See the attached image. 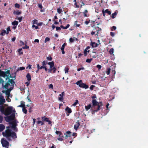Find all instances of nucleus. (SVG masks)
I'll list each match as a JSON object with an SVG mask.
<instances>
[{"mask_svg": "<svg viewBox=\"0 0 148 148\" xmlns=\"http://www.w3.org/2000/svg\"><path fill=\"white\" fill-rule=\"evenodd\" d=\"M0 111L5 116H8L11 114L10 116L5 117V120L7 122H9L14 119L15 110L12 107L8 106L5 108L3 105H0Z\"/></svg>", "mask_w": 148, "mask_h": 148, "instance_id": "f257e3e1", "label": "nucleus"}, {"mask_svg": "<svg viewBox=\"0 0 148 148\" xmlns=\"http://www.w3.org/2000/svg\"><path fill=\"white\" fill-rule=\"evenodd\" d=\"M1 77V76H0V83L1 84H2L3 87L4 88H6L8 89L9 87V86H11V87L10 88V90H12L14 84V82L13 80L12 79H9V78L8 81L5 83V85H4L5 82ZM1 77L2 76H1ZM7 79H8V78Z\"/></svg>", "mask_w": 148, "mask_h": 148, "instance_id": "f03ea898", "label": "nucleus"}, {"mask_svg": "<svg viewBox=\"0 0 148 148\" xmlns=\"http://www.w3.org/2000/svg\"><path fill=\"white\" fill-rule=\"evenodd\" d=\"M2 134L4 136L6 137L10 136L14 138L16 137V133L14 132H11L9 130H7L5 132H3Z\"/></svg>", "mask_w": 148, "mask_h": 148, "instance_id": "7ed1b4c3", "label": "nucleus"}, {"mask_svg": "<svg viewBox=\"0 0 148 148\" xmlns=\"http://www.w3.org/2000/svg\"><path fill=\"white\" fill-rule=\"evenodd\" d=\"M10 71L8 70L6 72H3L1 71L0 70V76H2L4 78L6 77V80L8 78H13L11 76V75L10 74Z\"/></svg>", "mask_w": 148, "mask_h": 148, "instance_id": "20e7f679", "label": "nucleus"}, {"mask_svg": "<svg viewBox=\"0 0 148 148\" xmlns=\"http://www.w3.org/2000/svg\"><path fill=\"white\" fill-rule=\"evenodd\" d=\"M75 84L77 85H78L79 87L82 88H84L86 89L88 88V86L86 84L82 83V81L81 80L77 81Z\"/></svg>", "mask_w": 148, "mask_h": 148, "instance_id": "39448f33", "label": "nucleus"}, {"mask_svg": "<svg viewBox=\"0 0 148 148\" xmlns=\"http://www.w3.org/2000/svg\"><path fill=\"white\" fill-rule=\"evenodd\" d=\"M1 142L3 146V147L6 148L9 145L8 142L4 138L2 139Z\"/></svg>", "mask_w": 148, "mask_h": 148, "instance_id": "423d86ee", "label": "nucleus"}, {"mask_svg": "<svg viewBox=\"0 0 148 148\" xmlns=\"http://www.w3.org/2000/svg\"><path fill=\"white\" fill-rule=\"evenodd\" d=\"M48 64L50 66V69L48 70L49 72L51 73L52 70V68L53 67L54 64L53 62H50L48 63Z\"/></svg>", "mask_w": 148, "mask_h": 148, "instance_id": "0eeeda50", "label": "nucleus"}, {"mask_svg": "<svg viewBox=\"0 0 148 148\" xmlns=\"http://www.w3.org/2000/svg\"><path fill=\"white\" fill-rule=\"evenodd\" d=\"M5 99H4L2 95V94H0V105L2 104L5 102Z\"/></svg>", "mask_w": 148, "mask_h": 148, "instance_id": "6e6552de", "label": "nucleus"}, {"mask_svg": "<svg viewBox=\"0 0 148 148\" xmlns=\"http://www.w3.org/2000/svg\"><path fill=\"white\" fill-rule=\"evenodd\" d=\"M92 103L93 104V106H94L98 105V109L96 111H97L98 110H99L100 106L99 105V103L98 102H97L95 100L93 99L92 100Z\"/></svg>", "mask_w": 148, "mask_h": 148, "instance_id": "1a4fd4ad", "label": "nucleus"}, {"mask_svg": "<svg viewBox=\"0 0 148 148\" xmlns=\"http://www.w3.org/2000/svg\"><path fill=\"white\" fill-rule=\"evenodd\" d=\"M17 122L15 120L12 121L11 123V127L14 130H16V127L17 125Z\"/></svg>", "mask_w": 148, "mask_h": 148, "instance_id": "9d476101", "label": "nucleus"}, {"mask_svg": "<svg viewBox=\"0 0 148 148\" xmlns=\"http://www.w3.org/2000/svg\"><path fill=\"white\" fill-rule=\"evenodd\" d=\"M64 92H62L61 94H60L59 95L58 97V100L61 101H62L63 100V96L64 95Z\"/></svg>", "mask_w": 148, "mask_h": 148, "instance_id": "9b49d317", "label": "nucleus"}, {"mask_svg": "<svg viewBox=\"0 0 148 148\" xmlns=\"http://www.w3.org/2000/svg\"><path fill=\"white\" fill-rule=\"evenodd\" d=\"M71 133L70 131H67L66 133L64 134V137L65 139H67L68 137L71 136Z\"/></svg>", "mask_w": 148, "mask_h": 148, "instance_id": "f8f14e48", "label": "nucleus"}, {"mask_svg": "<svg viewBox=\"0 0 148 148\" xmlns=\"http://www.w3.org/2000/svg\"><path fill=\"white\" fill-rule=\"evenodd\" d=\"M80 125V124L78 121L74 125V128L76 130H77L79 126Z\"/></svg>", "mask_w": 148, "mask_h": 148, "instance_id": "ddd939ff", "label": "nucleus"}, {"mask_svg": "<svg viewBox=\"0 0 148 148\" xmlns=\"http://www.w3.org/2000/svg\"><path fill=\"white\" fill-rule=\"evenodd\" d=\"M56 133L57 134H59V137H63L64 136L62 134L60 131H56Z\"/></svg>", "mask_w": 148, "mask_h": 148, "instance_id": "4468645a", "label": "nucleus"}, {"mask_svg": "<svg viewBox=\"0 0 148 148\" xmlns=\"http://www.w3.org/2000/svg\"><path fill=\"white\" fill-rule=\"evenodd\" d=\"M111 70V69L110 68H108L106 70L104 71L103 73L104 74H105V73H106L108 75H109L110 74Z\"/></svg>", "mask_w": 148, "mask_h": 148, "instance_id": "2eb2a0df", "label": "nucleus"}, {"mask_svg": "<svg viewBox=\"0 0 148 148\" xmlns=\"http://www.w3.org/2000/svg\"><path fill=\"white\" fill-rule=\"evenodd\" d=\"M25 103L23 101H21V104L18 106V107H24L25 106Z\"/></svg>", "mask_w": 148, "mask_h": 148, "instance_id": "dca6fc26", "label": "nucleus"}, {"mask_svg": "<svg viewBox=\"0 0 148 148\" xmlns=\"http://www.w3.org/2000/svg\"><path fill=\"white\" fill-rule=\"evenodd\" d=\"M4 126L2 124H0V132L2 131L5 129Z\"/></svg>", "mask_w": 148, "mask_h": 148, "instance_id": "f3484780", "label": "nucleus"}, {"mask_svg": "<svg viewBox=\"0 0 148 148\" xmlns=\"http://www.w3.org/2000/svg\"><path fill=\"white\" fill-rule=\"evenodd\" d=\"M100 44V42H99L98 44H97L95 42L92 43V46L93 47H96L98 46Z\"/></svg>", "mask_w": 148, "mask_h": 148, "instance_id": "a211bd4d", "label": "nucleus"}, {"mask_svg": "<svg viewBox=\"0 0 148 148\" xmlns=\"http://www.w3.org/2000/svg\"><path fill=\"white\" fill-rule=\"evenodd\" d=\"M26 77L28 81H30L31 80V77L29 73H28Z\"/></svg>", "mask_w": 148, "mask_h": 148, "instance_id": "6ab92c4d", "label": "nucleus"}, {"mask_svg": "<svg viewBox=\"0 0 148 148\" xmlns=\"http://www.w3.org/2000/svg\"><path fill=\"white\" fill-rule=\"evenodd\" d=\"M65 110L69 113H70L71 112V109L69 108L68 107H67L66 108Z\"/></svg>", "mask_w": 148, "mask_h": 148, "instance_id": "aec40b11", "label": "nucleus"}, {"mask_svg": "<svg viewBox=\"0 0 148 148\" xmlns=\"http://www.w3.org/2000/svg\"><path fill=\"white\" fill-rule=\"evenodd\" d=\"M5 92V94L7 97H10V92L8 91H4L3 92V93H4Z\"/></svg>", "mask_w": 148, "mask_h": 148, "instance_id": "412c9836", "label": "nucleus"}, {"mask_svg": "<svg viewBox=\"0 0 148 148\" xmlns=\"http://www.w3.org/2000/svg\"><path fill=\"white\" fill-rule=\"evenodd\" d=\"M5 34H6V32L5 30H3L1 31V32L0 34L2 36L5 35Z\"/></svg>", "mask_w": 148, "mask_h": 148, "instance_id": "4be33fe9", "label": "nucleus"}, {"mask_svg": "<svg viewBox=\"0 0 148 148\" xmlns=\"http://www.w3.org/2000/svg\"><path fill=\"white\" fill-rule=\"evenodd\" d=\"M91 107L90 104H89L88 106H85V108L86 111H88Z\"/></svg>", "mask_w": 148, "mask_h": 148, "instance_id": "5701e85b", "label": "nucleus"}, {"mask_svg": "<svg viewBox=\"0 0 148 148\" xmlns=\"http://www.w3.org/2000/svg\"><path fill=\"white\" fill-rule=\"evenodd\" d=\"M21 12L19 11H14V12L13 13L14 14H16L17 15H19L21 14Z\"/></svg>", "mask_w": 148, "mask_h": 148, "instance_id": "b1692460", "label": "nucleus"}, {"mask_svg": "<svg viewBox=\"0 0 148 148\" xmlns=\"http://www.w3.org/2000/svg\"><path fill=\"white\" fill-rule=\"evenodd\" d=\"M89 52V50L85 49L84 51V54L85 56H86L87 54V52L88 53Z\"/></svg>", "mask_w": 148, "mask_h": 148, "instance_id": "393cba45", "label": "nucleus"}, {"mask_svg": "<svg viewBox=\"0 0 148 148\" xmlns=\"http://www.w3.org/2000/svg\"><path fill=\"white\" fill-rule=\"evenodd\" d=\"M109 53L111 54H113L114 52V49L113 48H112L109 51Z\"/></svg>", "mask_w": 148, "mask_h": 148, "instance_id": "a878e982", "label": "nucleus"}, {"mask_svg": "<svg viewBox=\"0 0 148 148\" xmlns=\"http://www.w3.org/2000/svg\"><path fill=\"white\" fill-rule=\"evenodd\" d=\"M18 24V22L16 21H14L12 23V24L14 25H17Z\"/></svg>", "mask_w": 148, "mask_h": 148, "instance_id": "bb28decb", "label": "nucleus"}, {"mask_svg": "<svg viewBox=\"0 0 148 148\" xmlns=\"http://www.w3.org/2000/svg\"><path fill=\"white\" fill-rule=\"evenodd\" d=\"M66 45V44L65 43L63 44L62 45V47L60 48V49L61 50H64V47Z\"/></svg>", "mask_w": 148, "mask_h": 148, "instance_id": "cd10ccee", "label": "nucleus"}, {"mask_svg": "<svg viewBox=\"0 0 148 148\" xmlns=\"http://www.w3.org/2000/svg\"><path fill=\"white\" fill-rule=\"evenodd\" d=\"M88 11L87 10H85L84 11V12H83L84 14V16L85 17H86L87 16V15L86 14V13L88 12Z\"/></svg>", "mask_w": 148, "mask_h": 148, "instance_id": "c85d7f7f", "label": "nucleus"}, {"mask_svg": "<svg viewBox=\"0 0 148 148\" xmlns=\"http://www.w3.org/2000/svg\"><path fill=\"white\" fill-rule=\"evenodd\" d=\"M37 123L38 124H41V125H43L44 124L43 122L41 121H39L37 122Z\"/></svg>", "mask_w": 148, "mask_h": 148, "instance_id": "c756f323", "label": "nucleus"}, {"mask_svg": "<svg viewBox=\"0 0 148 148\" xmlns=\"http://www.w3.org/2000/svg\"><path fill=\"white\" fill-rule=\"evenodd\" d=\"M23 112L25 113V114H26L27 112V110L25 108V107H23Z\"/></svg>", "mask_w": 148, "mask_h": 148, "instance_id": "7c9ffc66", "label": "nucleus"}, {"mask_svg": "<svg viewBox=\"0 0 148 148\" xmlns=\"http://www.w3.org/2000/svg\"><path fill=\"white\" fill-rule=\"evenodd\" d=\"M50 40V38L48 37H46L45 38V42H47L49 41Z\"/></svg>", "mask_w": 148, "mask_h": 148, "instance_id": "2f4dec72", "label": "nucleus"}, {"mask_svg": "<svg viewBox=\"0 0 148 148\" xmlns=\"http://www.w3.org/2000/svg\"><path fill=\"white\" fill-rule=\"evenodd\" d=\"M78 101L77 100H76L75 101V103L73 104V106H75L78 103Z\"/></svg>", "mask_w": 148, "mask_h": 148, "instance_id": "473e14b6", "label": "nucleus"}, {"mask_svg": "<svg viewBox=\"0 0 148 148\" xmlns=\"http://www.w3.org/2000/svg\"><path fill=\"white\" fill-rule=\"evenodd\" d=\"M116 15V13L115 12L114 13H113L112 15V17L113 18H115V16Z\"/></svg>", "mask_w": 148, "mask_h": 148, "instance_id": "72a5a7b5", "label": "nucleus"}, {"mask_svg": "<svg viewBox=\"0 0 148 148\" xmlns=\"http://www.w3.org/2000/svg\"><path fill=\"white\" fill-rule=\"evenodd\" d=\"M22 50V49H19L18 50V52L20 54H22L23 53L21 52Z\"/></svg>", "mask_w": 148, "mask_h": 148, "instance_id": "f704fd0d", "label": "nucleus"}, {"mask_svg": "<svg viewBox=\"0 0 148 148\" xmlns=\"http://www.w3.org/2000/svg\"><path fill=\"white\" fill-rule=\"evenodd\" d=\"M92 60V58H91L90 59H88L86 60V62L88 63H90Z\"/></svg>", "mask_w": 148, "mask_h": 148, "instance_id": "c9c22d12", "label": "nucleus"}, {"mask_svg": "<svg viewBox=\"0 0 148 148\" xmlns=\"http://www.w3.org/2000/svg\"><path fill=\"white\" fill-rule=\"evenodd\" d=\"M46 121L48 122V124L50 125H52L51 122L50 121L49 119L48 118Z\"/></svg>", "mask_w": 148, "mask_h": 148, "instance_id": "e433bc0d", "label": "nucleus"}, {"mask_svg": "<svg viewBox=\"0 0 148 148\" xmlns=\"http://www.w3.org/2000/svg\"><path fill=\"white\" fill-rule=\"evenodd\" d=\"M33 21V24H36L37 25L38 21L37 20H34Z\"/></svg>", "mask_w": 148, "mask_h": 148, "instance_id": "4c0bfd02", "label": "nucleus"}, {"mask_svg": "<svg viewBox=\"0 0 148 148\" xmlns=\"http://www.w3.org/2000/svg\"><path fill=\"white\" fill-rule=\"evenodd\" d=\"M62 12V10L60 8L57 9V12L59 13H60Z\"/></svg>", "mask_w": 148, "mask_h": 148, "instance_id": "58836bf2", "label": "nucleus"}, {"mask_svg": "<svg viewBox=\"0 0 148 148\" xmlns=\"http://www.w3.org/2000/svg\"><path fill=\"white\" fill-rule=\"evenodd\" d=\"M7 32H6V34H8L9 33V32L10 31V28L9 27H8L7 28Z\"/></svg>", "mask_w": 148, "mask_h": 148, "instance_id": "ea45409f", "label": "nucleus"}, {"mask_svg": "<svg viewBox=\"0 0 148 148\" xmlns=\"http://www.w3.org/2000/svg\"><path fill=\"white\" fill-rule=\"evenodd\" d=\"M105 12L107 13L108 14L110 15L111 14V12L110 11H109L108 10H106L105 11Z\"/></svg>", "mask_w": 148, "mask_h": 148, "instance_id": "a19ab883", "label": "nucleus"}, {"mask_svg": "<svg viewBox=\"0 0 148 148\" xmlns=\"http://www.w3.org/2000/svg\"><path fill=\"white\" fill-rule=\"evenodd\" d=\"M69 69L68 68H65L64 69V71H65V73H66L67 72H68L69 71Z\"/></svg>", "mask_w": 148, "mask_h": 148, "instance_id": "79ce46f5", "label": "nucleus"}, {"mask_svg": "<svg viewBox=\"0 0 148 148\" xmlns=\"http://www.w3.org/2000/svg\"><path fill=\"white\" fill-rule=\"evenodd\" d=\"M77 21H76L75 23V24H74V25L75 26H76L77 27H79V25H80L79 24H77Z\"/></svg>", "mask_w": 148, "mask_h": 148, "instance_id": "37998d69", "label": "nucleus"}, {"mask_svg": "<svg viewBox=\"0 0 148 148\" xmlns=\"http://www.w3.org/2000/svg\"><path fill=\"white\" fill-rule=\"evenodd\" d=\"M48 118L45 117H42V119L43 121H46Z\"/></svg>", "mask_w": 148, "mask_h": 148, "instance_id": "c03bdc74", "label": "nucleus"}, {"mask_svg": "<svg viewBox=\"0 0 148 148\" xmlns=\"http://www.w3.org/2000/svg\"><path fill=\"white\" fill-rule=\"evenodd\" d=\"M3 119V116L0 115V123H1Z\"/></svg>", "mask_w": 148, "mask_h": 148, "instance_id": "a18cd8bd", "label": "nucleus"}, {"mask_svg": "<svg viewBox=\"0 0 148 148\" xmlns=\"http://www.w3.org/2000/svg\"><path fill=\"white\" fill-rule=\"evenodd\" d=\"M58 140L61 141H62L63 140V139L62 138V137H58Z\"/></svg>", "mask_w": 148, "mask_h": 148, "instance_id": "49530a36", "label": "nucleus"}, {"mask_svg": "<svg viewBox=\"0 0 148 148\" xmlns=\"http://www.w3.org/2000/svg\"><path fill=\"white\" fill-rule=\"evenodd\" d=\"M74 39H73L72 38H71L69 39V41L70 42H73L74 41Z\"/></svg>", "mask_w": 148, "mask_h": 148, "instance_id": "de8ad7c7", "label": "nucleus"}, {"mask_svg": "<svg viewBox=\"0 0 148 148\" xmlns=\"http://www.w3.org/2000/svg\"><path fill=\"white\" fill-rule=\"evenodd\" d=\"M15 7H16V8H19L20 7V5L19 4H18L17 3H16L15 4Z\"/></svg>", "mask_w": 148, "mask_h": 148, "instance_id": "09e8293b", "label": "nucleus"}, {"mask_svg": "<svg viewBox=\"0 0 148 148\" xmlns=\"http://www.w3.org/2000/svg\"><path fill=\"white\" fill-rule=\"evenodd\" d=\"M97 67L99 69H100L101 68V66L100 65L98 64L97 65Z\"/></svg>", "mask_w": 148, "mask_h": 148, "instance_id": "8fccbe9b", "label": "nucleus"}, {"mask_svg": "<svg viewBox=\"0 0 148 148\" xmlns=\"http://www.w3.org/2000/svg\"><path fill=\"white\" fill-rule=\"evenodd\" d=\"M47 58L48 60H49L50 61H51L52 60V58L50 56L47 57Z\"/></svg>", "mask_w": 148, "mask_h": 148, "instance_id": "3c124183", "label": "nucleus"}, {"mask_svg": "<svg viewBox=\"0 0 148 148\" xmlns=\"http://www.w3.org/2000/svg\"><path fill=\"white\" fill-rule=\"evenodd\" d=\"M26 69H31V65L30 64H29L28 66L26 67Z\"/></svg>", "mask_w": 148, "mask_h": 148, "instance_id": "603ef678", "label": "nucleus"}, {"mask_svg": "<svg viewBox=\"0 0 148 148\" xmlns=\"http://www.w3.org/2000/svg\"><path fill=\"white\" fill-rule=\"evenodd\" d=\"M25 68L24 67H20L18 70H24L25 69Z\"/></svg>", "mask_w": 148, "mask_h": 148, "instance_id": "864d4df0", "label": "nucleus"}, {"mask_svg": "<svg viewBox=\"0 0 148 148\" xmlns=\"http://www.w3.org/2000/svg\"><path fill=\"white\" fill-rule=\"evenodd\" d=\"M84 67H82V68H79L78 69H77V71H80L81 70H84Z\"/></svg>", "mask_w": 148, "mask_h": 148, "instance_id": "5fc2aeb1", "label": "nucleus"}, {"mask_svg": "<svg viewBox=\"0 0 148 148\" xmlns=\"http://www.w3.org/2000/svg\"><path fill=\"white\" fill-rule=\"evenodd\" d=\"M29 47L28 46H27V45H25V47H23L22 48L23 49H26L28 48Z\"/></svg>", "mask_w": 148, "mask_h": 148, "instance_id": "6e6d98bb", "label": "nucleus"}, {"mask_svg": "<svg viewBox=\"0 0 148 148\" xmlns=\"http://www.w3.org/2000/svg\"><path fill=\"white\" fill-rule=\"evenodd\" d=\"M53 85L51 84H50L49 86V88H53Z\"/></svg>", "mask_w": 148, "mask_h": 148, "instance_id": "4d7b16f0", "label": "nucleus"}, {"mask_svg": "<svg viewBox=\"0 0 148 148\" xmlns=\"http://www.w3.org/2000/svg\"><path fill=\"white\" fill-rule=\"evenodd\" d=\"M6 100L8 102H10L11 101V99L9 98V97H7Z\"/></svg>", "mask_w": 148, "mask_h": 148, "instance_id": "13d9d810", "label": "nucleus"}, {"mask_svg": "<svg viewBox=\"0 0 148 148\" xmlns=\"http://www.w3.org/2000/svg\"><path fill=\"white\" fill-rule=\"evenodd\" d=\"M43 24V23L42 22H40L39 23H38L37 25L38 26H40L42 25Z\"/></svg>", "mask_w": 148, "mask_h": 148, "instance_id": "bf43d9fd", "label": "nucleus"}, {"mask_svg": "<svg viewBox=\"0 0 148 148\" xmlns=\"http://www.w3.org/2000/svg\"><path fill=\"white\" fill-rule=\"evenodd\" d=\"M32 28L35 27L36 29H38V27L37 26H36L35 25H33L32 26Z\"/></svg>", "mask_w": 148, "mask_h": 148, "instance_id": "052dcab7", "label": "nucleus"}, {"mask_svg": "<svg viewBox=\"0 0 148 148\" xmlns=\"http://www.w3.org/2000/svg\"><path fill=\"white\" fill-rule=\"evenodd\" d=\"M82 54L81 53H79V54H78V57L76 56V58H77V57H78V58H80V56H82Z\"/></svg>", "mask_w": 148, "mask_h": 148, "instance_id": "680f3d73", "label": "nucleus"}, {"mask_svg": "<svg viewBox=\"0 0 148 148\" xmlns=\"http://www.w3.org/2000/svg\"><path fill=\"white\" fill-rule=\"evenodd\" d=\"M38 7L40 8V9H42V5L41 4H38Z\"/></svg>", "mask_w": 148, "mask_h": 148, "instance_id": "e2e57ef3", "label": "nucleus"}, {"mask_svg": "<svg viewBox=\"0 0 148 148\" xmlns=\"http://www.w3.org/2000/svg\"><path fill=\"white\" fill-rule=\"evenodd\" d=\"M69 27V24L67 25L66 26L64 27V29H66L68 28Z\"/></svg>", "mask_w": 148, "mask_h": 148, "instance_id": "0e129e2a", "label": "nucleus"}, {"mask_svg": "<svg viewBox=\"0 0 148 148\" xmlns=\"http://www.w3.org/2000/svg\"><path fill=\"white\" fill-rule=\"evenodd\" d=\"M56 30L57 31H58L60 30L61 29L60 27H56Z\"/></svg>", "mask_w": 148, "mask_h": 148, "instance_id": "69168bd1", "label": "nucleus"}, {"mask_svg": "<svg viewBox=\"0 0 148 148\" xmlns=\"http://www.w3.org/2000/svg\"><path fill=\"white\" fill-rule=\"evenodd\" d=\"M94 85H91L90 88V89L91 90H92L93 89V88L94 87Z\"/></svg>", "mask_w": 148, "mask_h": 148, "instance_id": "338daca9", "label": "nucleus"}, {"mask_svg": "<svg viewBox=\"0 0 148 148\" xmlns=\"http://www.w3.org/2000/svg\"><path fill=\"white\" fill-rule=\"evenodd\" d=\"M42 65L45 66V65L46 64V62L45 61H43L42 63Z\"/></svg>", "mask_w": 148, "mask_h": 148, "instance_id": "774afa93", "label": "nucleus"}]
</instances>
